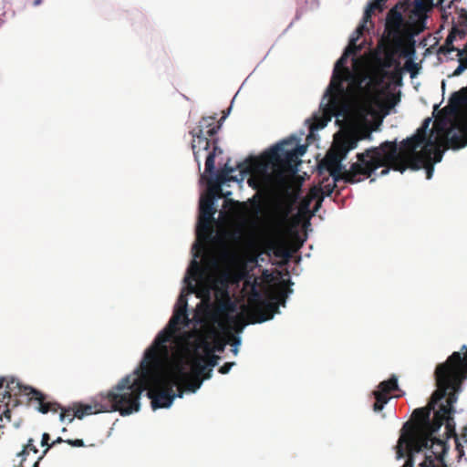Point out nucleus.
<instances>
[{
  "mask_svg": "<svg viewBox=\"0 0 467 467\" xmlns=\"http://www.w3.org/2000/svg\"><path fill=\"white\" fill-rule=\"evenodd\" d=\"M47 449H46L42 455L38 457L37 461L34 463L33 467H39V462L44 458V456L47 454Z\"/></svg>",
  "mask_w": 467,
  "mask_h": 467,
  "instance_id": "50",
  "label": "nucleus"
},
{
  "mask_svg": "<svg viewBox=\"0 0 467 467\" xmlns=\"http://www.w3.org/2000/svg\"><path fill=\"white\" fill-rule=\"evenodd\" d=\"M460 1L461 0H439L436 2V4H438V7H441L443 10H447L451 8L455 3Z\"/></svg>",
  "mask_w": 467,
  "mask_h": 467,
  "instance_id": "36",
  "label": "nucleus"
},
{
  "mask_svg": "<svg viewBox=\"0 0 467 467\" xmlns=\"http://www.w3.org/2000/svg\"><path fill=\"white\" fill-rule=\"evenodd\" d=\"M310 256H311V254H310V253H306V254H305V257L309 258Z\"/></svg>",
  "mask_w": 467,
  "mask_h": 467,
  "instance_id": "63",
  "label": "nucleus"
},
{
  "mask_svg": "<svg viewBox=\"0 0 467 467\" xmlns=\"http://www.w3.org/2000/svg\"><path fill=\"white\" fill-rule=\"evenodd\" d=\"M261 194L258 190L255 198L234 212L232 226L221 242L219 260L225 271L218 289L214 275L202 267L197 256L190 261L171 317L144 350V362L149 357L154 360L157 382L168 376L178 383L184 379L191 360L223 352L225 344L212 339L227 325L239 321L238 305L229 294V278L247 263L260 268L263 262V251L258 252L255 260H247L263 245Z\"/></svg>",
  "mask_w": 467,
  "mask_h": 467,
  "instance_id": "1",
  "label": "nucleus"
},
{
  "mask_svg": "<svg viewBox=\"0 0 467 467\" xmlns=\"http://www.w3.org/2000/svg\"><path fill=\"white\" fill-rule=\"evenodd\" d=\"M403 149L399 144L398 138L393 140H386L379 146H371L363 152L356 154L357 161H351V174L348 178V182L356 184L369 178V182L376 181L375 177H383L389 173L392 170L390 167H382V159L394 161L399 158V152Z\"/></svg>",
  "mask_w": 467,
  "mask_h": 467,
  "instance_id": "6",
  "label": "nucleus"
},
{
  "mask_svg": "<svg viewBox=\"0 0 467 467\" xmlns=\"http://www.w3.org/2000/svg\"><path fill=\"white\" fill-rule=\"evenodd\" d=\"M369 18L370 17L365 16L364 15H362V17L359 20L358 25V26L356 28H358L360 31L363 30V29H366L367 26H368V23L369 21Z\"/></svg>",
  "mask_w": 467,
  "mask_h": 467,
  "instance_id": "42",
  "label": "nucleus"
},
{
  "mask_svg": "<svg viewBox=\"0 0 467 467\" xmlns=\"http://www.w3.org/2000/svg\"><path fill=\"white\" fill-rule=\"evenodd\" d=\"M143 381L127 375L107 393L96 395L90 403L81 405L74 410V416L82 419L86 415L103 411H118L121 416H129L140 410V396Z\"/></svg>",
  "mask_w": 467,
  "mask_h": 467,
  "instance_id": "5",
  "label": "nucleus"
},
{
  "mask_svg": "<svg viewBox=\"0 0 467 467\" xmlns=\"http://www.w3.org/2000/svg\"><path fill=\"white\" fill-rule=\"evenodd\" d=\"M313 197L315 199H319V202L317 203V205L314 207L312 213H311V216H316V214L317 213V212L321 209L322 207V202L324 201H322V195L321 194H318V195H316L315 193V188L313 189Z\"/></svg>",
  "mask_w": 467,
  "mask_h": 467,
  "instance_id": "37",
  "label": "nucleus"
},
{
  "mask_svg": "<svg viewBox=\"0 0 467 467\" xmlns=\"http://www.w3.org/2000/svg\"><path fill=\"white\" fill-rule=\"evenodd\" d=\"M359 140L371 141L373 140V134H372V132H368L366 135H364L363 137L359 138Z\"/></svg>",
  "mask_w": 467,
  "mask_h": 467,
  "instance_id": "49",
  "label": "nucleus"
},
{
  "mask_svg": "<svg viewBox=\"0 0 467 467\" xmlns=\"http://www.w3.org/2000/svg\"><path fill=\"white\" fill-rule=\"evenodd\" d=\"M423 169V159L420 157H415L412 164L409 167V170L412 171H418Z\"/></svg>",
  "mask_w": 467,
  "mask_h": 467,
  "instance_id": "35",
  "label": "nucleus"
},
{
  "mask_svg": "<svg viewBox=\"0 0 467 467\" xmlns=\"http://www.w3.org/2000/svg\"><path fill=\"white\" fill-rule=\"evenodd\" d=\"M359 141V138L350 137L340 141L337 147L342 152L343 158H348L349 152L358 147Z\"/></svg>",
  "mask_w": 467,
  "mask_h": 467,
  "instance_id": "25",
  "label": "nucleus"
},
{
  "mask_svg": "<svg viewBox=\"0 0 467 467\" xmlns=\"http://www.w3.org/2000/svg\"><path fill=\"white\" fill-rule=\"evenodd\" d=\"M29 451H32L35 453L38 451L37 448L34 445V440L31 438L28 440L27 444L24 450L18 453V456L22 458V461L26 460V456L28 454Z\"/></svg>",
  "mask_w": 467,
  "mask_h": 467,
  "instance_id": "31",
  "label": "nucleus"
},
{
  "mask_svg": "<svg viewBox=\"0 0 467 467\" xmlns=\"http://www.w3.org/2000/svg\"><path fill=\"white\" fill-rule=\"evenodd\" d=\"M426 175V179L428 181L431 180L435 171V165H433L431 162H428V165L423 168Z\"/></svg>",
  "mask_w": 467,
  "mask_h": 467,
  "instance_id": "39",
  "label": "nucleus"
},
{
  "mask_svg": "<svg viewBox=\"0 0 467 467\" xmlns=\"http://www.w3.org/2000/svg\"><path fill=\"white\" fill-rule=\"evenodd\" d=\"M6 389H9L10 393L16 389L19 391L23 390L26 396H28L30 400H35L38 402L36 408L37 411L42 414H47L49 411L56 412L61 408V405L57 402L46 401L47 396L33 387H23L20 382L15 379H11L6 382Z\"/></svg>",
  "mask_w": 467,
  "mask_h": 467,
  "instance_id": "13",
  "label": "nucleus"
},
{
  "mask_svg": "<svg viewBox=\"0 0 467 467\" xmlns=\"http://www.w3.org/2000/svg\"><path fill=\"white\" fill-rule=\"evenodd\" d=\"M241 332L242 331L233 332L232 333V337H233V339H234V341L232 343V346L239 347L242 344Z\"/></svg>",
  "mask_w": 467,
  "mask_h": 467,
  "instance_id": "41",
  "label": "nucleus"
},
{
  "mask_svg": "<svg viewBox=\"0 0 467 467\" xmlns=\"http://www.w3.org/2000/svg\"><path fill=\"white\" fill-rule=\"evenodd\" d=\"M257 323H263V313H259L258 318L255 320Z\"/></svg>",
  "mask_w": 467,
  "mask_h": 467,
  "instance_id": "58",
  "label": "nucleus"
},
{
  "mask_svg": "<svg viewBox=\"0 0 467 467\" xmlns=\"http://www.w3.org/2000/svg\"><path fill=\"white\" fill-rule=\"evenodd\" d=\"M66 442L73 447H83L84 441L81 439H76V440H66Z\"/></svg>",
  "mask_w": 467,
  "mask_h": 467,
  "instance_id": "43",
  "label": "nucleus"
},
{
  "mask_svg": "<svg viewBox=\"0 0 467 467\" xmlns=\"http://www.w3.org/2000/svg\"><path fill=\"white\" fill-rule=\"evenodd\" d=\"M415 57H416V52H415V51L410 52V53H408V54L406 55V57H407L408 59H410V58L414 59V58H415Z\"/></svg>",
  "mask_w": 467,
  "mask_h": 467,
  "instance_id": "55",
  "label": "nucleus"
},
{
  "mask_svg": "<svg viewBox=\"0 0 467 467\" xmlns=\"http://www.w3.org/2000/svg\"><path fill=\"white\" fill-rule=\"evenodd\" d=\"M396 389L400 391L396 398L406 394L404 390L400 389L398 375L392 373L387 379L380 381L370 392V399L373 400V411L376 413L381 412L386 405L394 398V396L390 395V391Z\"/></svg>",
  "mask_w": 467,
  "mask_h": 467,
  "instance_id": "11",
  "label": "nucleus"
},
{
  "mask_svg": "<svg viewBox=\"0 0 467 467\" xmlns=\"http://www.w3.org/2000/svg\"><path fill=\"white\" fill-rule=\"evenodd\" d=\"M434 119L433 115L425 118L420 126L412 134L399 141V144L403 148L410 147L412 154H415L419 149L431 150L435 143V132L430 125Z\"/></svg>",
  "mask_w": 467,
  "mask_h": 467,
  "instance_id": "10",
  "label": "nucleus"
},
{
  "mask_svg": "<svg viewBox=\"0 0 467 467\" xmlns=\"http://www.w3.org/2000/svg\"><path fill=\"white\" fill-rule=\"evenodd\" d=\"M392 170L395 171H399L401 174H403L407 170H409V167L407 166H401V165H396L392 167Z\"/></svg>",
  "mask_w": 467,
  "mask_h": 467,
  "instance_id": "46",
  "label": "nucleus"
},
{
  "mask_svg": "<svg viewBox=\"0 0 467 467\" xmlns=\"http://www.w3.org/2000/svg\"><path fill=\"white\" fill-rule=\"evenodd\" d=\"M248 275V273H247V272H246V273H244V274H241L239 278H243V277H244V276H245V275Z\"/></svg>",
  "mask_w": 467,
  "mask_h": 467,
  "instance_id": "62",
  "label": "nucleus"
},
{
  "mask_svg": "<svg viewBox=\"0 0 467 467\" xmlns=\"http://www.w3.org/2000/svg\"><path fill=\"white\" fill-rule=\"evenodd\" d=\"M406 454H408L409 459L404 462L402 467H414L417 457H419V456L422 457V454L413 455L407 448L404 449V457L402 459L405 458Z\"/></svg>",
  "mask_w": 467,
  "mask_h": 467,
  "instance_id": "32",
  "label": "nucleus"
},
{
  "mask_svg": "<svg viewBox=\"0 0 467 467\" xmlns=\"http://www.w3.org/2000/svg\"><path fill=\"white\" fill-rule=\"evenodd\" d=\"M446 132L447 129L444 130V143L447 146L446 149H443L441 146L435 147V144L433 145L431 150H427L426 149H423L426 153L427 161L431 162L433 165L441 162L446 151L450 150L449 146L446 142Z\"/></svg>",
  "mask_w": 467,
  "mask_h": 467,
  "instance_id": "23",
  "label": "nucleus"
},
{
  "mask_svg": "<svg viewBox=\"0 0 467 467\" xmlns=\"http://www.w3.org/2000/svg\"><path fill=\"white\" fill-rule=\"evenodd\" d=\"M347 62L348 60H346V58L342 57L341 56L335 61L329 83L326 87L321 97V108L325 107L326 100L328 99L330 95L335 91L336 80L337 78H338L339 73L341 72L340 68L346 67L345 65Z\"/></svg>",
  "mask_w": 467,
  "mask_h": 467,
  "instance_id": "20",
  "label": "nucleus"
},
{
  "mask_svg": "<svg viewBox=\"0 0 467 467\" xmlns=\"http://www.w3.org/2000/svg\"><path fill=\"white\" fill-rule=\"evenodd\" d=\"M411 15H412V18L414 21H418L421 24L422 29H425L427 27L428 19H429L428 13L411 12Z\"/></svg>",
  "mask_w": 467,
  "mask_h": 467,
  "instance_id": "30",
  "label": "nucleus"
},
{
  "mask_svg": "<svg viewBox=\"0 0 467 467\" xmlns=\"http://www.w3.org/2000/svg\"><path fill=\"white\" fill-rule=\"evenodd\" d=\"M464 456V451L462 449V450H459L458 451V454H457V458H458V461L460 462L461 459Z\"/></svg>",
  "mask_w": 467,
  "mask_h": 467,
  "instance_id": "56",
  "label": "nucleus"
},
{
  "mask_svg": "<svg viewBox=\"0 0 467 467\" xmlns=\"http://www.w3.org/2000/svg\"><path fill=\"white\" fill-rule=\"evenodd\" d=\"M301 271H302V269H300V271L298 272V271H297V267H295V268L293 269V273H294L295 275H299Z\"/></svg>",
  "mask_w": 467,
  "mask_h": 467,
  "instance_id": "61",
  "label": "nucleus"
},
{
  "mask_svg": "<svg viewBox=\"0 0 467 467\" xmlns=\"http://www.w3.org/2000/svg\"><path fill=\"white\" fill-rule=\"evenodd\" d=\"M197 367L192 373H189V366H187V370L184 376V379L180 380L178 383H174L171 378L168 379V376L161 380V382H157L155 380V368H154V360L150 358L144 362V354L142 355V366L144 367V373L146 374V379L151 384L155 386H161L165 383H171L172 386L185 385L186 393L187 394H195L202 386L203 381L206 379H210L213 377V370L205 369L204 372H200V364L196 363Z\"/></svg>",
  "mask_w": 467,
  "mask_h": 467,
  "instance_id": "8",
  "label": "nucleus"
},
{
  "mask_svg": "<svg viewBox=\"0 0 467 467\" xmlns=\"http://www.w3.org/2000/svg\"><path fill=\"white\" fill-rule=\"evenodd\" d=\"M436 446H440V451L437 455L433 452V447L425 449L424 459L418 463V467H451L446 462V456L448 455L450 446L446 441L438 443Z\"/></svg>",
  "mask_w": 467,
  "mask_h": 467,
  "instance_id": "16",
  "label": "nucleus"
},
{
  "mask_svg": "<svg viewBox=\"0 0 467 467\" xmlns=\"http://www.w3.org/2000/svg\"><path fill=\"white\" fill-rule=\"evenodd\" d=\"M255 297L258 301H263V292L254 288Z\"/></svg>",
  "mask_w": 467,
  "mask_h": 467,
  "instance_id": "52",
  "label": "nucleus"
},
{
  "mask_svg": "<svg viewBox=\"0 0 467 467\" xmlns=\"http://www.w3.org/2000/svg\"><path fill=\"white\" fill-rule=\"evenodd\" d=\"M192 149L194 160L197 162L198 168L200 169L202 157L206 159V155L213 150L214 145L219 147L218 139H211L209 136L203 134H192Z\"/></svg>",
  "mask_w": 467,
  "mask_h": 467,
  "instance_id": "15",
  "label": "nucleus"
},
{
  "mask_svg": "<svg viewBox=\"0 0 467 467\" xmlns=\"http://www.w3.org/2000/svg\"><path fill=\"white\" fill-rule=\"evenodd\" d=\"M405 18L400 5H396L390 8L384 20V26L389 37L400 40Z\"/></svg>",
  "mask_w": 467,
  "mask_h": 467,
  "instance_id": "14",
  "label": "nucleus"
},
{
  "mask_svg": "<svg viewBox=\"0 0 467 467\" xmlns=\"http://www.w3.org/2000/svg\"><path fill=\"white\" fill-rule=\"evenodd\" d=\"M60 410H62L60 415H59V420L61 422H66L67 421V423H70L73 421L75 416H74V410H72L70 408H63L61 406Z\"/></svg>",
  "mask_w": 467,
  "mask_h": 467,
  "instance_id": "29",
  "label": "nucleus"
},
{
  "mask_svg": "<svg viewBox=\"0 0 467 467\" xmlns=\"http://www.w3.org/2000/svg\"><path fill=\"white\" fill-rule=\"evenodd\" d=\"M49 439H50V436L48 433H47V432L43 433L42 440H41V445L42 446L48 445Z\"/></svg>",
  "mask_w": 467,
  "mask_h": 467,
  "instance_id": "47",
  "label": "nucleus"
},
{
  "mask_svg": "<svg viewBox=\"0 0 467 467\" xmlns=\"http://www.w3.org/2000/svg\"><path fill=\"white\" fill-rule=\"evenodd\" d=\"M391 96H392V100L390 102L389 109L388 110L387 114L396 113L397 107L399 106V104L401 101L400 92L397 96L395 94H391Z\"/></svg>",
  "mask_w": 467,
  "mask_h": 467,
  "instance_id": "34",
  "label": "nucleus"
},
{
  "mask_svg": "<svg viewBox=\"0 0 467 467\" xmlns=\"http://www.w3.org/2000/svg\"><path fill=\"white\" fill-rule=\"evenodd\" d=\"M6 379L0 378V402H5L6 399L11 397V393L8 389H6ZM0 420H2V415L0 416Z\"/></svg>",
  "mask_w": 467,
  "mask_h": 467,
  "instance_id": "28",
  "label": "nucleus"
},
{
  "mask_svg": "<svg viewBox=\"0 0 467 467\" xmlns=\"http://www.w3.org/2000/svg\"><path fill=\"white\" fill-rule=\"evenodd\" d=\"M212 265H213L214 269H217L218 266H219V261L216 258H213L212 259Z\"/></svg>",
  "mask_w": 467,
  "mask_h": 467,
  "instance_id": "54",
  "label": "nucleus"
},
{
  "mask_svg": "<svg viewBox=\"0 0 467 467\" xmlns=\"http://www.w3.org/2000/svg\"><path fill=\"white\" fill-rule=\"evenodd\" d=\"M361 37V31L356 28L348 36V44H356Z\"/></svg>",
  "mask_w": 467,
  "mask_h": 467,
  "instance_id": "38",
  "label": "nucleus"
},
{
  "mask_svg": "<svg viewBox=\"0 0 467 467\" xmlns=\"http://www.w3.org/2000/svg\"><path fill=\"white\" fill-rule=\"evenodd\" d=\"M223 150L214 145L213 150L206 155L204 171L201 174L199 182L202 191L200 193L198 204V218L195 226L196 240L192 244V259L197 256V262L201 258L206 244L212 239L210 233L211 222L218 225L223 224L228 220V213L224 210L218 212V218L214 215L217 213V202L221 195L224 196V204L234 203L230 198L232 192L229 191L231 182L240 185L245 178L248 184L253 187L263 185V151L256 154H249L243 161L237 163L238 174L235 168L229 165L228 161L215 168V157L223 154Z\"/></svg>",
  "mask_w": 467,
  "mask_h": 467,
  "instance_id": "3",
  "label": "nucleus"
},
{
  "mask_svg": "<svg viewBox=\"0 0 467 467\" xmlns=\"http://www.w3.org/2000/svg\"><path fill=\"white\" fill-rule=\"evenodd\" d=\"M62 442H66V441H65V440H63L61 437H58V438H57V440H55L51 444H49V445H48L47 450H48L49 448L53 447L55 444H57V443H62Z\"/></svg>",
  "mask_w": 467,
  "mask_h": 467,
  "instance_id": "51",
  "label": "nucleus"
},
{
  "mask_svg": "<svg viewBox=\"0 0 467 467\" xmlns=\"http://www.w3.org/2000/svg\"><path fill=\"white\" fill-rule=\"evenodd\" d=\"M353 54V49L350 48L348 46H346L344 48H343V51L341 53V57H345L346 60H348L349 57L352 56Z\"/></svg>",
  "mask_w": 467,
  "mask_h": 467,
  "instance_id": "44",
  "label": "nucleus"
},
{
  "mask_svg": "<svg viewBox=\"0 0 467 467\" xmlns=\"http://www.w3.org/2000/svg\"><path fill=\"white\" fill-rule=\"evenodd\" d=\"M350 174V168L347 170V165H341L340 169H333L327 171L326 175H320L322 177V184L315 186L316 195L321 194L322 201L326 198L331 197L339 182L349 183V182H348V178ZM350 184L352 183L350 182Z\"/></svg>",
  "mask_w": 467,
  "mask_h": 467,
  "instance_id": "12",
  "label": "nucleus"
},
{
  "mask_svg": "<svg viewBox=\"0 0 467 467\" xmlns=\"http://www.w3.org/2000/svg\"><path fill=\"white\" fill-rule=\"evenodd\" d=\"M233 348H232V352L234 354V355H237L238 353V347H235V346H232Z\"/></svg>",
  "mask_w": 467,
  "mask_h": 467,
  "instance_id": "60",
  "label": "nucleus"
},
{
  "mask_svg": "<svg viewBox=\"0 0 467 467\" xmlns=\"http://www.w3.org/2000/svg\"><path fill=\"white\" fill-rule=\"evenodd\" d=\"M443 99L444 98H442L441 101H440L439 103H435L432 107V114L433 117H436V115L439 113L440 111V108H441V103L443 102Z\"/></svg>",
  "mask_w": 467,
  "mask_h": 467,
  "instance_id": "45",
  "label": "nucleus"
},
{
  "mask_svg": "<svg viewBox=\"0 0 467 467\" xmlns=\"http://www.w3.org/2000/svg\"><path fill=\"white\" fill-rule=\"evenodd\" d=\"M302 258H303L302 254H300V255L296 258V264L297 265H299L301 264V262H302Z\"/></svg>",
  "mask_w": 467,
  "mask_h": 467,
  "instance_id": "59",
  "label": "nucleus"
},
{
  "mask_svg": "<svg viewBox=\"0 0 467 467\" xmlns=\"http://www.w3.org/2000/svg\"><path fill=\"white\" fill-rule=\"evenodd\" d=\"M442 363L448 364L450 375L453 372L458 373L457 371L460 369L461 371L465 370L467 368V345L463 344L459 351H453Z\"/></svg>",
  "mask_w": 467,
  "mask_h": 467,
  "instance_id": "19",
  "label": "nucleus"
},
{
  "mask_svg": "<svg viewBox=\"0 0 467 467\" xmlns=\"http://www.w3.org/2000/svg\"><path fill=\"white\" fill-rule=\"evenodd\" d=\"M220 359V356H217L216 354H212L210 356H200L191 360L189 365L192 362L199 363L200 372L202 373L204 372L205 369L213 370V368L218 366Z\"/></svg>",
  "mask_w": 467,
  "mask_h": 467,
  "instance_id": "24",
  "label": "nucleus"
},
{
  "mask_svg": "<svg viewBox=\"0 0 467 467\" xmlns=\"http://www.w3.org/2000/svg\"><path fill=\"white\" fill-rule=\"evenodd\" d=\"M346 160L347 158H343L342 152L337 147L335 151L327 153L323 161L317 164L318 174L326 175L327 171L333 169H340L341 165H346L344 163Z\"/></svg>",
  "mask_w": 467,
  "mask_h": 467,
  "instance_id": "18",
  "label": "nucleus"
},
{
  "mask_svg": "<svg viewBox=\"0 0 467 467\" xmlns=\"http://www.w3.org/2000/svg\"><path fill=\"white\" fill-rule=\"evenodd\" d=\"M215 116L202 117L199 121V125L191 131V134H203L211 139L218 133L221 129V122L214 124Z\"/></svg>",
  "mask_w": 467,
  "mask_h": 467,
  "instance_id": "21",
  "label": "nucleus"
},
{
  "mask_svg": "<svg viewBox=\"0 0 467 467\" xmlns=\"http://www.w3.org/2000/svg\"><path fill=\"white\" fill-rule=\"evenodd\" d=\"M235 365V362H225L223 366H221L218 369L221 374H227L232 369V368Z\"/></svg>",
  "mask_w": 467,
  "mask_h": 467,
  "instance_id": "40",
  "label": "nucleus"
},
{
  "mask_svg": "<svg viewBox=\"0 0 467 467\" xmlns=\"http://www.w3.org/2000/svg\"><path fill=\"white\" fill-rule=\"evenodd\" d=\"M307 0H305L304 6H300L296 8V15L294 19L289 23V25L284 29L281 35H285L292 26L295 21L299 20L303 14L306 11Z\"/></svg>",
  "mask_w": 467,
  "mask_h": 467,
  "instance_id": "27",
  "label": "nucleus"
},
{
  "mask_svg": "<svg viewBox=\"0 0 467 467\" xmlns=\"http://www.w3.org/2000/svg\"><path fill=\"white\" fill-rule=\"evenodd\" d=\"M449 366L447 363H437L433 371L436 389L431 397L432 410H436L432 422L431 412L425 408L420 407L413 410V416H420L421 420L426 425L427 432L423 430L413 431L409 421H404L400 431V437L397 444L394 446L396 460L400 461L404 457V449H408L413 455L422 454L424 459L425 449L433 447V452L439 454L440 446H436L444 441L449 443L450 435L441 436L440 431L442 426L451 433L456 430L454 415L457 412L454 404L457 402L459 394L463 390L464 384L467 381V368L458 370L449 376Z\"/></svg>",
  "mask_w": 467,
  "mask_h": 467,
  "instance_id": "4",
  "label": "nucleus"
},
{
  "mask_svg": "<svg viewBox=\"0 0 467 467\" xmlns=\"http://www.w3.org/2000/svg\"><path fill=\"white\" fill-rule=\"evenodd\" d=\"M446 125V119H443L442 123H441V126H445Z\"/></svg>",
  "mask_w": 467,
  "mask_h": 467,
  "instance_id": "64",
  "label": "nucleus"
},
{
  "mask_svg": "<svg viewBox=\"0 0 467 467\" xmlns=\"http://www.w3.org/2000/svg\"><path fill=\"white\" fill-rule=\"evenodd\" d=\"M412 5H413V9L411 12L429 13V9L425 5L423 0H413Z\"/></svg>",
  "mask_w": 467,
  "mask_h": 467,
  "instance_id": "33",
  "label": "nucleus"
},
{
  "mask_svg": "<svg viewBox=\"0 0 467 467\" xmlns=\"http://www.w3.org/2000/svg\"><path fill=\"white\" fill-rule=\"evenodd\" d=\"M357 80L358 76L355 70L350 67H344L337 78L335 91L330 95L328 100L330 101L334 97L338 99L337 95L348 92V88L355 89Z\"/></svg>",
  "mask_w": 467,
  "mask_h": 467,
  "instance_id": "17",
  "label": "nucleus"
},
{
  "mask_svg": "<svg viewBox=\"0 0 467 467\" xmlns=\"http://www.w3.org/2000/svg\"><path fill=\"white\" fill-rule=\"evenodd\" d=\"M304 134L300 129L265 148V323L280 315L294 294L292 242L300 250L313 231L309 219L304 235L290 225L298 203L301 212L309 213V201L302 192L306 177H289L299 173L307 151L308 146L301 142Z\"/></svg>",
  "mask_w": 467,
  "mask_h": 467,
  "instance_id": "2",
  "label": "nucleus"
},
{
  "mask_svg": "<svg viewBox=\"0 0 467 467\" xmlns=\"http://www.w3.org/2000/svg\"><path fill=\"white\" fill-rule=\"evenodd\" d=\"M386 0H368L363 9V15L370 17L378 5L385 4Z\"/></svg>",
  "mask_w": 467,
  "mask_h": 467,
  "instance_id": "26",
  "label": "nucleus"
},
{
  "mask_svg": "<svg viewBox=\"0 0 467 467\" xmlns=\"http://www.w3.org/2000/svg\"><path fill=\"white\" fill-rule=\"evenodd\" d=\"M42 2H43V0H34L33 1V5L34 6H37V5H41Z\"/></svg>",
  "mask_w": 467,
  "mask_h": 467,
  "instance_id": "57",
  "label": "nucleus"
},
{
  "mask_svg": "<svg viewBox=\"0 0 467 467\" xmlns=\"http://www.w3.org/2000/svg\"><path fill=\"white\" fill-rule=\"evenodd\" d=\"M441 88L442 96L444 97V93H445V90H446V80L445 79L441 80Z\"/></svg>",
  "mask_w": 467,
  "mask_h": 467,
  "instance_id": "53",
  "label": "nucleus"
},
{
  "mask_svg": "<svg viewBox=\"0 0 467 467\" xmlns=\"http://www.w3.org/2000/svg\"><path fill=\"white\" fill-rule=\"evenodd\" d=\"M383 83V78L377 79L375 76L371 74L363 75L358 78L356 82V90L359 91L366 97H369L372 93V89L376 85Z\"/></svg>",
  "mask_w": 467,
  "mask_h": 467,
  "instance_id": "22",
  "label": "nucleus"
},
{
  "mask_svg": "<svg viewBox=\"0 0 467 467\" xmlns=\"http://www.w3.org/2000/svg\"><path fill=\"white\" fill-rule=\"evenodd\" d=\"M232 109V106H230L227 110L225 112H223V115L222 116V118L220 119V120L218 122H221V125L223 124V121H224V119L228 117V115L230 114V111Z\"/></svg>",
  "mask_w": 467,
  "mask_h": 467,
  "instance_id": "48",
  "label": "nucleus"
},
{
  "mask_svg": "<svg viewBox=\"0 0 467 467\" xmlns=\"http://www.w3.org/2000/svg\"><path fill=\"white\" fill-rule=\"evenodd\" d=\"M337 99L334 97L330 101L328 99L326 100L324 108H321L320 102L318 109L315 110L309 118L305 119V126L309 130L307 134L309 140H318L319 130H324L333 118H335L337 121L342 117V112H337Z\"/></svg>",
  "mask_w": 467,
  "mask_h": 467,
  "instance_id": "9",
  "label": "nucleus"
},
{
  "mask_svg": "<svg viewBox=\"0 0 467 467\" xmlns=\"http://www.w3.org/2000/svg\"><path fill=\"white\" fill-rule=\"evenodd\" d=\"M144 367L142 366V359L140 362V366L133 371L132 374H130L131 377H136L140 380L143 381V390L141 394L147 390L148 388L161 389L164 387H169V389L164 390H160L157 393H153L152 390L147 392L148 398L151 400L150 406L153 410H157L160 409H169L173 404V401L176 398H183L186 393L185 385L182 384L179 386H172L171 383H165L161 386H155L148 381L146 379V374L144 373Z\"/></svg>",
  "mask_w": 467,
  "mask_h": 467,
  "instance_id": "7",
  "label": "nucleus"
}]
</instances>
